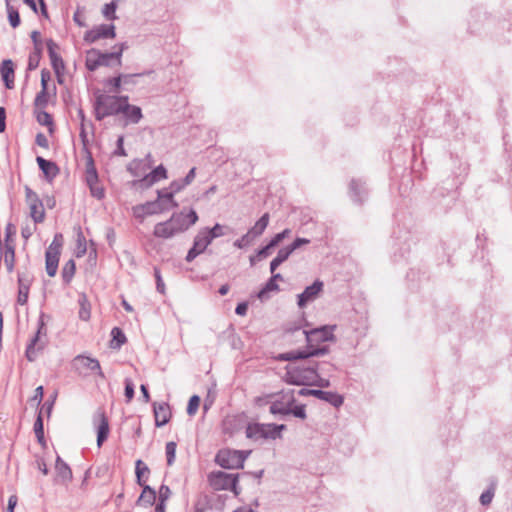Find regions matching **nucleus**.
<instances>
[{"label":"nucleus","mask_w":512,"mask_h":512,"mask_svg":"<svg viewBox=\"0 0 512 512\" xmlns=\"http://www.w3.org/2000/svg\"><path fill=\"white\" fill-rule=\"evenodd\" d=\"M334 327L335 326H323L310 331L303 330L302 334L305 336L307 349L282 353L279 355L278 359L282 361H293L327 354L329 352L327 346L317 347V345L321 342L335 340L333 334Z\"/></svg>","instance_id":"1"},{"label":"nucleus","mask_w":512,"mask_h":512,"mask_svg":"<svg viewBox=\"0 0 512 512\" xmlns=\"http://www.w3.org/2000/svg\"><path fill=\"white\" fill-rule=\"evenodd\" d=\"M198 221V215L191 209L187 214L184 212L174 213L170 219L157 223L153 234L157 238L170 239L177 234L183 233Z\"/></svg>","instance_id":"2"},{"label":"nucleus","mask_w":512,"mask_h":512,"mask_svg":"<svg viewBox=\"0 0 512 512\" xmlns=\"http://www.w3.org/2000/svg\"><path fill=\"white\" fill-rule=\"evenodd\" d=\"M123 96L98 94L95 96L94 113L98 121L121 114Z\"/></svg>","instance_id":"3"},{"label":"nucleus","mask_w":512,"mask_h":512,"mask_svg":"<svg viewBox=\"0 0 512 512\" xmlns=\"http://www.w3.org/2000/svg\"><path fill=\"white\" fill-rule=\"evenodd\" d=\"M317 377L316 366L289 365L286 368L284 381L290 385H311Z\"/></svg>","instance_id":"4"},{"label":"nucleus","mask_w":512,"mask_h":512,"mask_svg":"<svg viewBox=\"0 0 512 512\" xmlns=\"http://www.w3.org/2000/svg\"><path fill=\"white\" fill-rule=\"evenodd\" d=\"M286 429L284 424H260L253 423L248 424L246 428V436L249 439L259 440V439H277L281 438V432Z\"/></svg>","instance_id":"5"},{"label":"nucleus","mask_w":512,"mask_h":512,"mask_svg":"<svg viewBox=\"0 0 512 512\" xmlns=\"http://www.w3.org/2000/svg\"><path fill=\"white\" fill-rule=\"evenodd\" d=\"M125 44H121L119 51L111 53H101L95 49L88 52L86 58V67L90 71H95L100 66H109L111 61L115 60L118 65L121 64V56Z\"/></svg>","instance_id":"6"},{"label":"nucleus","mask_w":512,"mask_h":512,"mask_svg":"<svg viewBox=\"0 0 512 512\" xmlns=\"http://www.w3.org/2000/svg\"><path fill=\"white\" fill-rule=\"evenodd\" d=\"M72 366L75 372L81 376L97 374L101 379H105V375L101 369L100 363L96 358L85 355H77L72 361Z\"/></svg>","instance_id":"7"},{"label":"nucleus","mask_w":512,"mask_h":512,"mask_svg":"<svg viewBox=\"0 0 512 512\" xmlns=\"http://www.w3.org/2000/svg\"><path fill=\"white\" fill-rule=\"evenodd\" d=\"M249 453L237 450H221L216 455V462L227 469L242 468Z\"/></svg>","instance_id":"8"},{"label":"nucleus","mask_w":512,"mask_h":512,"mask_svg":"<svg viewBox=\"0 0 512 512\" xmlns=\"http://www.w3.org/2000/svg\"><path fill=\"white\" fill-rule=\"evenodd\" d=\"M294 390L282 391L275 395L269 411L273 415H290L291 407L295 404Z\"/></svg>","instance_id":"9"},{"label":"nucleus","mask_w":512,"mask_h":512,"mask_svg":"<svg viewBox=\"0 0 512 512\" xmlns=\"http://www.w3.org/2000/svg\"><path fill=\"white\" fill-rule=\"evenodd\" d=\"M209 483L214 490H230L236 495L239 493L237 491L238 478L234 474L222 471L211 473L209 475Z\"/></svg>","instance_id":"10"},{"label":"nucleus","mask_w":512,"mask_h":512,"mask_svg":"<svg viewBox=\"0 0 512 512\" xmlns=\"http://www.w3.org/2000/svg\"><path fill=\"white\" fill-rule=\"evenodd\" d=\"M26 201L29 205L30 215L36 223H40L44 220L45 211L42 201L39 199L37 194L28 186L25 187Z\"/></svg>","instance_id":"11"},{"label":"nucleus","mask_w":512,"mask_h":512,"mask_svg":"<svg viewBox=\"0 0 512 512\" xmlns=\"http://www.w3.org/2000/svg\"><path fill=\"white\" fill-rule=\"evenodd\" d=\"M300 396H314L320 400L330 403L334 407H339L343 404V397L335 392L323 391L318 389L302 388L298 391Z\"/></svg>","instance_id":"12"},{"label":"nucleus","mask_w":512,"mask_h":512,"mask_svg":"<svg viewBox=\"0 0 512 512\" xmlns=\"http://www.w3.org/2000/svg\"><path fill=\"white\" fill-rule=\"evenodd\" d=\"M212 240L204 229H201L195 236L193 246L188 251L185 260L192 262L198 255L203 253L211 244Z\"/></svg>","instance_id":"13"},{"label":"nucleus","mask_w":512,"mask_h":512,"mask_svg":"<svg viewBox=\"0 0 512 512\" xmlns=\"http://www.w3.org/2000/svg\"><path fill=\"white\" fill-rule=\"evenodd\" d=\"M115 36V26L113 24H101L87 31L84 35V40L89 43H94L99 39H113Z\"/></svg>","instance_id":"14"},{"label":"nucleus","mask_w":512,"mask_h":512,"mask_svg":"<svg viewBox=\"0 0 512 512\" xmlns=\"http://www.w3.org/2000/svg\"><path fill=\"white\" fill-rule=\"evenodd\" d=\"M167 210H169V207L164 206L160 201H150L133 207L134 216L140 219H144L148 215L159 214Z\"/></svg>","instance_id":"15"},{"label":"nucleus","mask_w":512,"mask_h":512,"mask_svg":"<svg viewBox=\"0 0 512 512\" xmlns=\"http://www.w3.org/2000/svg\"><path fill=\"white\" fill-rule=\"evenodd\" d=\"M93 423L97 429V446L101 447L109 435V422L104 411L97 410L93 416Z\"/></svg>","instance_id":"16"},{"label":"nucleus","mask_w":512,"mask_h":512,"mask_svg":"<svg viewBox=\"0 0 512 512\" xmlns=\"http://www.w3.org/2000/svg\"><path fill=\"white\" fill-rule=\"evenodd\" d=\"M323 289V282L320 280L314 281L310 286H307L305 290L298 295V306L304 308L307 303L314 301Z\"/></svg>","instance_id":"17"},{"label":"nucleus","mask_w":512,"mask_h":512,"mask_svg":"<svg viewBox=\"0 0 512 512\" xmlns=\"http://www.w3.org/2000/svg\"><path fill=\"white\" fill-rule=\"evenodd\" d=\"M153 413L155 417V425L157 427L166 425L171 418V410L166 402H154Z\"/></svg>","instance_id":"18"},{"label":"nucleus","mask_w":512,"mask_h":512,"mask_svg":"<svg viewBox=\"0 0 512 512\" xmlns=\"http://www.w3.org/2000/svg\"><path fill=\"white\" fill-rule=\"evenodd\" d=\"M128 100V96H123L121 114L125 116L128 123L137 124L143 117L142 110L138 106L129 104Z\"/></svg>","instance_id":"19"},{"label":"nucleus","mask_w":512,"mask_h":512,"mask_svg":"<svg viewBox=\"0 0 512 512\" xmlns=\"http://www.w3.org/2000/svg\"><path fill=\"white\" fill-rule=\"evenodd\" d=\"M60 251L58 247H54L53 244L49 246L45 253L46 258V272L50 277H53L57 273L59 263Z\"/></svg>","instance_id":"20"},{"label":"nucleus","mask_w":512,"mask_h":512,"mask_svg":"<svg viewBox=\"0 0 512 512\" xmlns=\"http://www.w3.org/2000/svg\"><path fill=\"white\" fill-rule=\"evenodd\" d=\"M187 184H184L183 179L174 180L171 182L168 189L158 190V194L161 197H167V199L171 202L172 207H178V203L174 200V195L184 189Z\"/></svg>","instance_id":"21"},{"label":"nucleus","mask_w":512,"mask_h":512,"mask_svg":"<svg viewBox=\"0 0 512 512\" xmlns=\"http://www.w3.org/2000/svg\"><path fill=\"white\" fill-rule=\"evenodd\" d=\"M167 178V171L163 165H159L155 169H153L149 174L144 176L141 180H139V183L142 187L148 188L155 184L156 182L160 181L161 179Z\"/></svg>","instance_id":"22"},{"label":"nucleus","mask_w":512,"mask_h":512,"mask_svg":"<svg viewBox=\"0 0 512 512\" xmlns=\"http://www.w3.org/2000/svg\"><path fill=\"white\" fill-rule=\"evenodd\" d=\"M48 54L51 60V65L55 71L56 74H59L61 70L64 69V62L63 59L59 54H57L56 49L58 48L57 44L52 40L49 39L46 42Z\"/></svg>","instance_id":"23"},{"label":"nucleus","mask_w":512,"mask_h":512,"mask_svg":"<svg viewBox=\"0 0 512 512\" xmlns=\"http://www.w3.org/2000/svg\"><path fill=\"white\" fill-rule=\"evenodd\" d=\"M0 72L5 86L8 89H12L14 87V65L12 60H4L1 64Z\"/></svg>","instance_id":"24"},{"label":"nucleus","mask_w":512,"mask_h":512,"mask_svg":"<svg viewBox=\"0 0 512 512\" xmlns=\"http://www.w3.org/2000/svg\"><path fill=\"white\" fill-rule=\"evenodd\" d=\"M36 161H37L39 168L41 169V171L44 173L45 177L49 181L52 180L53 178H55L57 176V174L59 173V168L57 167V165L54 162L48 161L40 156H38L36 158Z\"/></svg>","instance_id":"25"},{"label":"nucleus","mask_w":512,"mask_h":512,"mask_svg":"<svg viewBox=\"0 0 512 512\" xmlns=\"http://www.w3.org/2000/svg\"><path fill=\"white\" fill-rule=\"evenodd\" d=\"M55 470L57 478L63 482L67 483L72 480V471L68 464L64 462L60 456H57L56 463H55Z\"/></svg>","instance_id":"26"},{"label":"nucleus","mask_w":512,"mask_h":512,"mask_svg":"<svg viewBox=\"0 0 512 512\" xmlns=\"http://www.w3.org/2000/svg\"><path fill=\"white\" fill-rule=\"evenodd\" d=\"M18 285H19V289H18L17 303L19 305H25L28 301L30 280L28 278H25V277L19 275Z\"/></svg>","instance_id":"27"},{"label":"nucleus","mask_w":512,"mask_h":512,"mask_svg":"<svg viewBox=\"0 0 512 512\" xmlns=\"http://www.w3.org/2000/svg\"><path fill=\"white\" fill-rule=\"evenodd\" d=\"M156 500V491L149 485L143 484V491L137 500V504L152 506Z\"/></svg>","instance_id":"28"},{"label":"nucleus","mask_w":512,"mask_h":512,"mask_svg":"<svg viewBox=\"0 0 512 512\" xmlns=\"http://www.w3.org/2000/svg\"><path fill=\"white\" fill-rule=\"evenodd\" d=\"M270 216L268 213H264L261 218L255 223V225L248 230L250 235L255 239L263 234L269 224Z\"/></svg>","instance_id":"29"},{"label":"nucleus","mask_w":512,"mask_h":512,"mask_svg":"<svg viewBox=\"0 0 512 512\" xmlns=\"http://www.w3.org/2000/svg\"><path fill=\"white\" fill-rule=\"evenodd\" d=\"M365 194V189L363 187V184L353 179L350 183V195L353 201L361 203L363 201L362 195Z\"/></svg>","instance_id":"30"},{"label":"nucleus","mask_w":512,"mask_h":512,"mask_svg":"<svg viewBox=\"0 0 512 512\" xmlns=\"http://www.w3.org/2000/svg\"><path fill=\"white\" fill-rule=\"evenodd\" d=\"M3 261L4 265L7 268V271L11 273L14 269L15 265V250L14 247L11 245H6L3 250Z\"/></svg>","instance_id":"31"},{"label":"nucleus","mask_w":512,"mask_h":512,"mask_svg":"<svg viewBox=\"0 0 512 512\" xmlns=\"http://www.w3.org/2000/svg\"><path fill=\"white\" fill-rule=\"evenodd\" d=\"M112 340L110 342V347L112 349H120V347L126 342V336L123 333V331L118 328L114 327L111 331Z\"/></svg>","instance_id":"32"},{"label":"nucleus","mask_w":512,"mask_h":512,"mask_svg":"<svg viewBox=\"0 0 512 512\" xmlns=\"http://www.w3.org/2000/svg\"><path fill=\"white\" fill-rule=\"evenodd\" d=\"M291 255L290 251L286 249L285 247L281 248L277 256L270 262V272L274 273L275 270L284 262L286 261L289 256Z\"/></svg>","instance_id":"33"},{"label":"nucleus","mask_w":512,"mask_h":512,"mask_svg":"<svg viewBox=\"0 0 512 512\" xmlns=\"http://www.w3.org/2000/svg\"><path fill=\"white\" fill-rule=\"evenodd\" d=\"M146 73H139V74H120L117 77L111 78L107 81V84L111 85L115 92H118L122 81H126V79H131L137 76H143Z\"/></svg>","instance_id":"34"},{"label":"nucleus","mask_w":512,"mask_h":512,"mask_svg":"<svg viewBox=\"0 0 512 512\" xmlns=\"http://www.w3.org/2000/svg\"><path fill=\"white\" fill-rule=\"evenodd\" d=\"M75 262L74 260L70 259L65 263V265L62 268V278L65 283H70L72 280L74 274H75Z\"/></svg>","instance_id":"35"},{"label":"nucleus","mask_w":512,"mask_h":512,"mask_svg":"<svg viewBox=\"0 0 512 512\" xmlns=\"http://www.w3.org/2000/svg\"><path fill=\"white\" fill-rule=\"evenodd\" d=\"M118 7V0H112L110 3H107L102 8L103 16L108 20L117 19L116 9Z\"/></svg>","instance_id":"36"},{"label":"nucleus","mask_w":512,"mask_h":512,"mask_svg":"<svg viewBox=\"0 0 512 512\" xmlns=\"http://www.w3.org/2000/svg\"><path fill=\"white\" fill-rule=\"evenodd\" d=\"M80 304L79 317L80 319L87 321L90 318V307L87 301V297L83 294L78 300Z\"/></svg>","instance_id":"37"},{"label":"nucleus","mask_w":512,"mask_h":512,"mask_svg":"<svg viewBox=\"0 0 512 512\" xmlns=\"http://www.w3.org/2000/svg\"><path fill=\"white\" fill-rule=\"evenodd\" d=\"M6 8L10 25L13 28L18 27L20 24V16L18 11L13 6L10 5L8 0H6Z\"/></svg>","instance_id":"38"},{"label":"nucleus","mask_w":512,"mask_h":512,"mask_svg":"<svg viewBox=\"0 0 512 512\" xmlns=\"http://www.w3.org/2000/svg\"><path fill=\"white\" fill-rule=\"evenodd\" d=\"M272 291H279V286L276 281L270 278L265 286L259 291L258 298L260 300H264L268 297V293Z\"/></svg>","instance_id":"39"},{"label":"nucleus","mask_w":512,"mask_h":512,"mask_svg":"<svg viewBox=\"0 0 512 512\" xmlns=\"http://www.w3.org/2000/svg\"><path fill=\"white\" fill-rule=\"evenodd\" d=\"M86 181L89 186L96 185L98 182V175L92 160L87 164Z\"/></svg>","instance_id":"40"},{"label":"nucleus","mask_w":512,"mask_h":512,"mask_svg":"<svg viewBox=\"0 0 512 512\" xmlns=\"http://www.w3.org/2000/svg\"><path fill=\"white\" fill-rule=\"evenodd\" d=\"M39 333L40 331L37 332L35 337L31 340V343L27 346L26 357L29 361L35 360L37 351L40 349V347L36 348L37 342L39 340Z\"/></svg>","instance_id":"41"},{"label":"nucleus","mask_w":512,"mask_h":512,"mask_svg":"<svg viewBox=\"0 0 512 512\" xmlns=\"http://www.w3.org/2000/svg\"><path fill=\"white\" fill-rule=\"evenodd\" d=\"M176 443L171 441L166 444L165 452L167 458V465L172 466L176 457Z\"/></svg>","instance_id":"42"},{"label":"nucleus","mask_w":512,"mask_h":512,"mask_svg":"<svg viewBox=\"0 0 512 512\" xmlns=\"http://www.w3.org/2000/svg\"><path fill=\"white\" fill-rule=\"evenodd\" d=\"M137 483L140 486H143L144 482L142 481V476L144 473H149V468L142 460L136 461V469H135Z\"/></svg>","instance_id":"43"},{"label":"nucleus","mask_w":512,"mask_h":512,"mask_svg":"<svg viewBox=\"0 0 512 512\" xmlns=\"http://www.w3.org/2000/svg\"><path fill=\"white\" fill-rule=\"evenodd\" d=\"M34 432L40 443L44 442V431H43V420L41 416V412L39 413L35 423H34Z\"/></svg>","instance_id":"44"},{"label":"nucleus","mask_w":512,"mask_h":512,"mask_svg":"<svg viewBox=\"0 0 512 512\" xmlns=\"http://www.w3.org/2000/svg\"><path fill=\"white\" fill-rule=\"evenodd\" d=\"M204 230L207 232V235L210 237L212 241L215 238L225 235L223 231V226L218 223L215 224L214 227H212L211 229L204 228Z\"/></svg>","instance_id":"45"},{"label":"nucleus","mask_w":512,"mask_h":512,"mask_svg":"<svg viewBox=\"0 0 512 512\" xmlns=\"http://www.w3.org/2000/svg\"><path fill=\"white\" fill-rule=\"evenodd\" d=\"M199 404H200V397L197 395H193L189 399V402L187 405V414L190 416L194 415L198 410Z\"/></svg>","instance_id":"46"},{"label":"nucleus","mask_w":512,"mask_h":512,"mask_svg":"<svg viewBox=\"0 0 512 512\" xmlns=\"http://www.w3.org/2000/svg\"><path fill=\"white\" fill-rule=\"evenodd\" d=\"M253 240H254V238L250 235L249 232H247L241 238L237 239L234 242V246L239 249H243V248L249 246L253 242Z\"/></svg>","instance_id":"47"},{"label":"nucleus","mask_w":512,"mask_h":512,"mask_svg":"<svg viewBox=\"0 0 512 512\" xmlns=\"http://www.w3.org/2000/svg\"><path fill=\"white\" fill-rule=\"evenodd\" d=\"M48 103L47 90L42 89L35 98L34 104L36 107H45Z\"/></svg>","instance_id":"48"},{"label":"nucleus","mask_w":512,"mask_h":512,"mask_svg":"<svg viewBox=\"0 0 512 512\" xmlns=\"http://www.w3.org/2000/svg\"><path fill=\"white\" fill-rule=\"evenodd\" d=\"M154 276H155V279H156V289H157V291L159 293H161V294H165V284L163 282L160 270L157 267L154 268Z\"/></svg>","instance_id":"49"},{"label":"nucleus","mask_w":512,"mask_h":512,"mask_svg":"<svg viewBox=\"0 0 512 512\" xmlns=\"http://www.w3.org/2000/svg\"><path fill=\"white\" fill-rule=\"evenodd\" d=\"M290 414H292L293 416H295L297 418L305 419L307 417L306 411H305V405H303V404L293 405L291 407Z\"/></svg>","instance_id":"50"},{"label":"nucleus","mask_w":512,"mask_h":512,"mask_svg":"<svg viewBox=\"0 0 512 512\" xmlns=\"http://www.w3.org/2000/svg\"><path fill=\"white\" fill-rule=\"evenodd\" d=\"M291 233L290 229H285L282 232L276 234L270 240V247H276L283 239H285Z\"/></svg>","instance_id":"51"},{"label":"nucleus","mask_w":512,"mask_h":512,"mask_svg":"<svg viewBox=\"0 0 512 512\" xmlns=\"http://www.w3.org/2000/svg\"><path fill=\"white\" fill-rule=\"evenodd\" d=\"M37 121L44 126H50L53 123L51 115L45 111H40L37 114Z\"/></svg>","instance_id":"52"},{"label":"nucleus","mask_w":512,"mask_h":512,"mask_svg":"<svg viewBox=\"0 0 512 512\" xmlns=\"http://www.w3.org/2000/svg\"><path fill=\"white\" fill-rule=\"evenodd\" d=\"M134 384L131 379H125V397L127 402L134 398Z\"/></svg>","instance_id":"53"},{"label":"nucleus","mask_w":512,"mask_h":512,"mask_svg":"<svg viewBox=\"0 0 512 512\" xmlns=\"http://www.w3.org/2000/svg\"><path fill=\"white\" fill-rule=\"evenodd\" d=\"M308 243H310V240L306 238H296L292 244L286 246L285 248L288 249V251H290L292 254L296 249Z\"/></svg>","instance_id":"54"},{"label":"nucleus","mask_w":512,"mask_h":512,"mask_svg":"<svg viewBox=\"0 0 512 512\" xmlns=\"http://www.w3.org/2000/svg\"><path fill=\"white\" fill-rule=\"evenodd\" d=\"M494 496V487H490L488 490L483 492L480 496V502L482 505H488L491 503Z\"/></svg>","instance_id":"55"},{"label":"nucleus","mask_w":512,"mask_h":512,"mask_svg":"<svg viewBox=\"0 0 512 512\" xmlns=\"http://www.w3.org/2000/svg\"><path fill=\"white\" fill-rule=\"evenodd\" d=\"M319 369L324 371V369L320 367V364H317V371ZM311 385H316V386H319L322 388H327L330 386V381L328 379L321 378L319 376V373L317 372V377H316L315 381L313 383H311Z\"/></svg>","instance_id":"56"},{"label":"nucleus","mask_w":512,"mask_h":512,"mask_svg":"<svg viewBox=\"0 0 512 512\" xmlns=\"http://www.w3.org/2000/svg\"><path fill=\"white\" fill-rule=\"evenodd\" d=\"M158 494L159 500L162 502H166L171 496V490L167 485L162 484L159 488Z\"/></svg>","instance_id":"57"},{"label":"nucleus","mask_w":512,"mask_h":512,"mask_svg":"<svg viewBox=\"0 0 512 512\" xmlns=\"http://www.w3.org/2000/svg\"><path fill=\"white\" fill-rule=\"evenodd\" d=\"M208 509L207 497L199 498L194 506V512H205Z\"/></svg>","instance_id":"58"},{"label":"nucleus","mask_w":512,"mask_h":512,"mask_svg":"<svg viewBox=\"0 0 512 512\" xmlns=\"http://www.w3.org/2000/svg\"><path fill=\"white\" fill-rule=\"evenodd\" d=\"M116 156H126V151L124 149V137L121 135L117 139V148L113 153Z\"/></svg>","instance_id":"59"},{"label":"nucleus","mask_w":512,"mask_h":512,"mask_svg":"<svg viewBox=\"0 0 512 512\" xmlns=\"http://www.w3.org/2000/svg\"><path fill=\"white\" fill-rule=\"evenodd\" d=\"M35 142L42 148H48L49 142L47 137L43 133H38L35 138Z\"/></svg>","instance_id":"60"},{"label":"nucleus","mask_w":512,"mask_h":512,"mask_svg":"<svg viewBox=\"0 0 512 512\" xmlns=\"http://www.w3.org/2000/svg\"><path fill=\"white\" fill-rule=\"evenodd\" d=\"M31 39L34 43V46H35V50L37 52H40L41 50V40H40V33L38 31H33L31 33Z\"/></svg>","instance_id":"61"},{"label":"nucleus","mask_w":512,"mask_h":512,"mask_svg":"<svg viewBox=\"0 0 512 512\" xmlns=\"http://www.w3.org/2000/svg\"><path fill=\"white\" fill-rule=\"evenodd\" d=\"M273 247H270V242L263 248H261L258 252H257V258H258V261L263 259V258H266L269 254H270V250L272 249Z\"/></svg>","instance_id":"62"},{"label":"nucleus","mask_w":512,"mask_h":512,"mask_svg":"<svg viewBox=\"0 0 512 512\" xmlns=\"http://www.w3.org/2000/svg\"><path fill=\"white\" fill-rule=\"evenodd\" d=\"M90 187V190H91V193L94 197L98 198V199H101L104 197V190L103 188H100L98 187V185H92V186H89Z\"/></svg>","instance_id":"63"},{"label":"nucleus","mask_w":512,"mask_h":512,"mask_svg":"<svg viewBox=\"0 0 512 512\" xmlns=\"http://www.w3.org/2000/svg\"><path fill=\"white\" fill-rule=\"evenodd\" d=\"M248 310V304L246 302L239 303L236 306L235 313L240 316H245Z\"/></svg>","instance_id":"64"}]
</instances>
